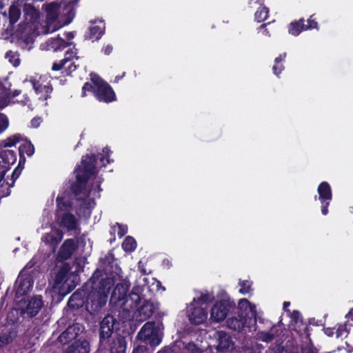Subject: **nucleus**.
Returning a JSON list of instances; mask_svg holds the SVG:
<instances>
[{
  "mask_svg": "<svg viewBox=\"0 0 353 353\" xmlns=\"http://www.w3.org/2000/svg\"><path fill=\"white\" fill-rule=\"evenodd\" d=\"M117 319L112 315H106L100 322L99 347L109 353H125L127 343L123 336L113 337L114 327Z\"/></svg>",
  "mask_w": 353,
  "mask_h": 353,
  "instance_id": "1",
  "label": "nucleus"
},
{
  "mask_svg": "<svg viewBox=\"0 0 353 353\" xmlns=\"http://www.w3.org/2000/svg\"><path fill=\"white\" fill-rule=\"evenodd\" d=\"M97 157L95 154L85 155L82 157L81 165L74 170L75 181H73L70 190L74 196L83 194L88 196L90 191H87L86 186L89 179L95 174Z\"/></svg>",
  "mask_w": 353,
  "mask_h": 353,
  "instance_id": "2",
  "label": "nucleus"
},
{
  "mask_svg": "<svg viewBox=\"0 0 353 353\" xmlns=\"http://www.w3.org/2000/svg\"><path fill=\"white\" fill-rule=\"evenodd\" d=\"M100 263L103 268V271L99 269L96 270L100 272L101 276L93 280L94 283L92 286L96 291L99 293L103 292L108 296L113 285L112 278H110L108 275L114 277L120 274L121 269L117 264V259L112 253H108L103 259H101Z\"/></svg>",
  "mask_w": 353,
  "mask_h": 353,
  "instance_id": "3",
  "label": "nucleus"
},
{
  "mask_svg": "<svg viewBox=\"0 0 353 353\" xmlns=\"http://www.w3.org/2000/svg\"><path fill=\"white\" fill-rule=\"evenodd\" d=\"M87 92L92 93L100 102L109 103L117 99L115 92L112 87L97 74L91 77L90 82H85L83 84L81 97H85Z\"/></svg>",
  "mask_w": 353,
  "mask_h": 353,
  "instance_id": "4",
  "label": "nucleus"
},
{
  "mask_svg": "<svg viewBox=\"0 0 353 353\" xmlns=\"http://www.w3.org/2000/svg\"><path fill=\"white\" fill-rule=\"evenodd\" d=\"M164 328L161 321H150L146 322L137 334V339L154 348L158 346L162 341L163 330Z\"/></svg>",
  "mask_w": 353,
  "mask_h": 353,
  "instance_id": "5",
  "label": "nucleus"
},
{
  "mask_svg": "<svg viewBox=\"0 0 353 353\" xmlns=\"http://www.w3.org/2000/svg\"><path fill=\"white\" fill-rule=\"evenodd\" d=\"M101 273L99 270H95L91 278L86 282L90 283L86 290V310L90 314L97 312L101 307H103L107 302V296L103 292L99 293L98 291L94 290L92 285L94 283V279L99 278Z\"/></svg>",
  "mask_w": 353,
  "mask_h": 353,
  "instance_id": "6",
  "label": "nucleus"
},
{
  "mask_svg": "<svg viewBox=\"0 0 353 353\" xmlns=\"http://www.w3.org/2000/svg\"><path fill=\"white\" fill-rule=\"evenodd\" d=\"M23 141L19 148V165H24L26 163L25 154L31 157L34 153V145L30 141L24 139L21 134H14L8 137L0 142V148H8L15 145L17 143Z\"/></svg>",
  "mask_w": 353,
  "mask_h": 353,
  "instance_id": "7",
  "label": "nucleus"
},
{
  "mask_svg": "<svg viewBox=\"0 0 353 353\" xmlns=\"http://www.w3.org/2000/svg\"><path fill=\"white\" fill-rule=\"evenodd\" d=\"M234 307L235 303L230 300L223 299L216 302L210 310L211 319L216 322L222 321Z\"/></svg>",
  "mask_w": 353,
  "mask_h": 353,
  "instance_id": "8",
  "label": "nucleus"
},
{
  "mask_svg": "<svg viewBox=\"0 0 353 353\" xmlns=\"http://www.w3.org/2000/svg\"><path fill=\"white\" fill-rule=\"evenodd\" d=\"M252 321L255 320L250 319L245 312H240V314L236 312L234 315L227 319V325L230 330L240 332L244 327H250Z\"/></svg>",
  "mask_w": 353,
  "mask_h": 353,
  "instance_id": "9",
  "label": "nucleus"
},
{
  "mask_svg": "<svg viewBox=\"0 0 353 353\" xmlns=\"http://www.w3.org/2000/svg\"><path fill=\"white\" fill-rule=\"evenodd\" d=\"M89 283H85L81 288L76 290L69 298L67 305L72 310H79L83 306L86 309V290Z\"/></svg>",
  "mask_w": 353,
  "mask_h": 353,
  "instance_id": "10",
  "label": "nucleus"
},
{
  "mask_svg": "<svg viewBox=\"0 0 353 353\" xmlns=\"http://www.w3.org/2000/svg\"><path fill=\"white\" fill-rule=\"evenodd\" d=\"M319 199L321 203V212L323 215L328 214V207L332 199V192L330 185L327 181L321 182L317 188Z\"/></svg>",
  "mask_w": 353,
  "mask_h": 353,
  "instance_id": "11",
  "label": "nucleus"
},
{
  "mask_svg": "<svg viewBox=\"0 0 353 353\" xmlns=\"http://www.w3.org/2000/svg\"><path fill=\"white\" fill-rule=\"evenodd\" d=\"M34 281L30 275L19 274L14 283L15 298L26 295L32 288Z\"/></svg>",
  "mask_w": 353,
  "mask_h": 353,
  "instance_id": "12",
  "label": "nucleus"
},
{
  "mask_svg": "<svg viewBox=\"0 0 353 353\" xmlns=\"http://www.w3.org/2000/svg\"><path fill=\"white\" fill-rule=\"evenodd\" d=\"M43 306L41 296H34L27 304L26 307L21 310V316L23 318H32L35 316Z\"/></svg>",
  "mask_w": 353,
  "mask_h": 353,
  "instance_id": "13",
  "label": "nucleus"
},
{
  "mask_svg": "<svg viewBox=\"0 0 353 353\" xmlns=\"http://www.w3.org/2000/svg\"><path fill=\"white\" fill-rule=\"evenodd\" d=\"M130 287V283L129 281H123L118 283L112 292L110 302L121 307V302H123L125 299Z\"/></svg>",
  "mask_w": 353,
  "mask_h": 353,
  "instance_id": "14",
  "label": "nucleus"
},
{
  "mask_svg": "<svg viewBox=\"0 0 353 353\" xmlns=\"http://www.w3.org/2000/svg\"><path fill=\"white\" fill-rule=\"evenodd\" d=\"M56 220L60 227L65 228L68 231H74L78 229L80 232L81 229L79 228L78 221L75 216L70 212H65L62 214L57 215Z\"/></svg>",
  "mask_w": 353,
  "mask_h": 353,
  "instance_id": "15",
  "label": "nucleus"
},
{
  "mask_svg": "<svg viewBox=\"0 0 353 353\" xmlns=\"http://www.w3.org/2000/svg\"><path fill=\"white\" fill-rule=\"evenodd\" d=\"M141 288L138 285L134 286L132 291L126 296L123 302H121V308L123 310L130 311L137 307L141 302Z\"/></svg>",
  "mask_w": 353,
  "mask_h": 353,
  "instance_id": "16",
  "label": "nucleus"
},
{
  "mask_svg": "<svg viewBox=\"0 0 353 353\" xmlns=\"http://www.w3.org/2000/svg\"><path fill=\"white\" fill-rule=\"evenodd\" d=\"M82 332L79 324L76 323L69 325L58 337L57 340L61 345H66L70 343L73 340L76 339Z\"/></svg>",
  "mask_w": 353,
  "mask_h": 353,
  "instance_id": "17",
  "label": "nucleus"
},
{
  "mask_svg": "<svg viewBox=\"0 0 353 353\" xmlns=\"http://www.w3.org/2000/svg\"><path fill=\"white\" fill-rule=\"evenodd\" d=\"M77 249V245L73 239H65L59 248L58 257L61 260L69 259Z\"/></svg>",
  "mask_w": 353,
  "mask_h": 353,
  "instance_id": "18",
  "label": "nucleus"
},
{
  "mask_svg": "<svg viewBox=\"0 0 353 353\" xmlns=\"http://www.w3.org/2000/svg\"><path fill=\"white\" fill-rule=\"evenodd\" d=\"M217 346L216 350L219 352H225L232 347L234 343L230 335L224 331H217Z\"/></svg>",
  "mask_w": 353,
  "mask_h": 353,
  "instance_id": "19",
  "label": "nucleus"
},
{
  "mask_svg": "<svg viewBox=\"0 0 353 353\" xmlns=\"http://www.w3.org/2000/svg\"><path fill=\"white\" fill-rule=\"evenodd\" d=\"M190 321L194 325H200L203 323L207 319L208 311L205 307L202 306L193 307L190 309L188 315Z\"/></svg>",
  "mask_w": 353,
  "mask_h": 353,
  "instance_id": "20",
  "label": "nucleus"
},
{
  "mask_svg": "<svg viewBox=\"0 0 353 353\" xmlns=\"http://www.w3.org/2000/svg\"><path fill=\"white\" fill-rule=\"evenodd\" d=\"M63 237V232L57 229L51 232L46 233L42 237V241L46 244L50 245L51 248L55 250L59 243L62 241Z\"/></svg>",
  "mask_w": 353,
  "mask_h": 353,
  "instance_id": "21",
  "label": "nucleus"
},
{
  "mask_svg": "<svg viewBox=\"0 0 353 353\" xmlns=\"http://www.w3.org/2000/svg\"><path fill=\"white\" fill-rule=\"evenodd\" d=\"M8 168H0V199L10 194V188L14 185V179L10 183L5 179Z\"/></svg>",
  "mask_w": 353,
  "mask_h": 353,
  "instance_id": "22",
  "label": "nucleus"
},
{
  "mask_svg": "<svg viewBox=\"0 0 353 353\" xmlns=\"http://www.w3.org/2000/svg\"><path fill=\"white\" fill-rule=\"evenodd\" d=\"M90 343L86 339H79L70 345L65 353H89Z\"/></svg>",
  "mask_w": 353,
  "mask_h": 353,
  "instance_id": "23",
  "label": "nucleus"
},
{
  "mask_svg": "<svg viewBox=\"0 0 353 353\" xmlns=\"http://www.w3.org/2000/svg\"><path fill=\"white\" fill-rule=\"evenodd\" d=\"M18 330L17 327H11L6 331L0 333V349L11 344L17 338Z\"/></svg>",
  "mask_w": 353,
  "mask_h": 353,
  "instance_id": "24",
  "label": "nucleus"
},
{
  "mask_svg": "<svg viewBox=\"0 0 353 353\" xmlns=\"http://www.w3.org/2000/svg\"><path fill=\"white\" fill-rule=\"evenodd\" d=\"M77 49L74 50L73 49H69L65 52L64 58L59 61H55L53 63L52 66V70L53 71H59L63 69L66 63L72 61V60L75 57L78 59V57L77 56Z\"/></svg>",
  "mask_w": 353,
  "mask_h": 353,
  "instance_id": "25",
  "label": "nucleus"
},
{
  "mask_svg": "<svg viewBox=\"0 0 353 353\" xmlns=\"http://www.w3.org/2000/svg\"><path fill=\"white\" fill-rule=\"evenodd\" d=\"M105 33V24L101 21L99 25L92 26L85 34V39L98 41Z\"/></svg>",
  "mask_w": 353,
  "mask_h": 353,
  "instance_id": "26",
  "label": "nucleus"
},
{
  "mask_svg": "<svg viewBox=\"0 0 353 353\" xmlns=\"http://www.w3.org/2000/svg\"><path fill=\"white\" fill-rule=\"evenodd\" d=\"M30 81L37 94H41L45 99H47L50 97V94L52 91V88L49 83L43 85L39 80L32 78L30 79Z\"/></svg>",
  "mask_w": 353,
  "mask_h": 353,
  "instance_id": "27",
  "label": "nucleus"
},
{
  "mask_svg": "<svg viewBox=\"0 0 353 353\" xmlns=\"http://www.w3.org/2000/svg\"><path fill=\"white\" fill-rule=\"evenodd\" d=\"M60 6L55 2L46 4L45 11L46 13V19L50 22H54L59 17V10Z\"/></svg>",
  "mask_w": 353,
  "mask_h": 353,
  "instance_id": "28",
  "label": "nucleus"
},
{
  "mask_svg": "<svg viewBox=\"0 0 353 353\" xmlns=\"http://www.w3.org/2000/svg\"><path fill=\"white\" fill-rule=\"evenodd\" d=\"M305 30V19L303 18L292 21L288 26V32L295 37Z\"/></svg>",
  "mask_w": 353,
  "mask_h": 353,
  "instance_id": "29",
  "label": "nucleus"
},
{
  "mask_svg": "<svg viewBox=\"0 0 353 353\" xmlns=\"http://www.w3.org/2000/svg\"><path fill=\"white\" fill-rule=\"evenodd\" d=\"M240 312H245L252 320L255 318V312L253 310L250 301L246 299H241L239 301L236 312L240 314Z\"/></svg>",
  "mask_w": 353,
  "mask_h": 353,
  "instance_id": "30",
  "label": "nucleus"
},
{
  "mask_svg": "<svg viewBox=\"0 0 353 353\" xmlns=\"http://www.w3.org/2000/svg\"><path fill=\"white\" fill-rule=\"evenodd\" d=\"M139 314L141 320L149 319L154 312V306L152 303L145 301L143 305L138 309Z\"/></svg>",
  "mask_w": 353,
  "mask_h": 353,
  "instance_id": "31",
  "label": "nucleus"
},
{
  "mask_svg": "<svg viewBox=\"0 0 353 353\" xmlns=\"http://www.w3.org/2000/svg\"><path fill=\"white\" fill-rule=\"evenodd\" d=\"M57 209L55 216L59 214H62L63 212H70L72 208L71 203L68 201L65 200L63 196H58L56 199Z\"/></svg>",
  "mask_w": 353,
  "mask_h": 353,
  "instance_id": "32",
  "label": "nucleus"
},
{
  "mask_svg": "<svg viewBox=\"0 0 353 353\" xmlns=\"http://www.w3.org/2000/svg\"><path fill=\"white\" fill-rule=\"evenodd\" d=\"M279 328L276 325H273L268 332H261L260 339L262 341L269 343L273 341L276 336H279Z\"/></svg>",
  "mask_w": 353,
  "mask_h": 353,
  "instance_id": "33",
  "label": "nucleus"
},
{
  "mask_svg": "<svg viewBox=\"0 0 353 353\" xmlns=\"http://www.w3.org/2000/svg\"><path fill=\"white\" fill-rule=\"evenodd\" d=\"M21 16V9L17 5L12 4L8 9V19L10 25L15 24Z\"/></svg>",
  "mask_w": 353,
  "mask_h": 353,
  "instance_id": "34",
  "label": "nucleus"
},
{
  "mask_svg": "<svg viewBox=\"0 0 353 353\" xmlns=\"http://www.w3.org/2000/svg\"><path fill=\"white\" fill-rule=\"evenodd\" d=\"M285 57L286 53L283 52V54H279V56L276 57L274 59V64L272 67V70L274 74L277 77H279V75L284 70V65H283L282 62L285 60Z\"/></svg>",
  "mask_w": 353,
  "mask_h": 353,
  "instance_id": "35",
  "label": "nucleus"
},
{
  "mask_svg": "<svg viewBox=\"0 0 353 353\" xmlns=\"http://www.w3.org/2000/svg\"><path fill=\"white\" fill-rule=\"evenodd\" d=\"M269 14V8L265 6H261L254 13V19L258 23L266 20Z\"/></svg>",
  "mask_w": 353,
  "mask_h": 353,
  "instance_id": "36",
  "label": "nucleus"
},
{
  "mask_svg": "<svg viewBox=\"0 0 353 353\" xmlns=\"http://www.w3.org/2000/svg\"><path fill=\"white\" fill-rule=\"evenodd\" d=\"M137 245L136 240L132 236H128L122 243V248L125 252H132L136 250Z\"/></svg>",
  "mask_w": 353,
  "mask_h": 353,
  "instance_id": "37",
  "label": "nucleus"
},
{
  "mask_svg": "<svg viewBox=\"0 0 353 353\" xmlns=\"http://www.w3.org/2000/svg\"><path fill=\"white\" fill-rule=\"evenodd\" d=\"M72 43V42H67L65 39L59 37L54 38L51 42V45L55 50H63Z\"/></svg>",
  "mask_w": 353,
  "mask_h": 353,
  "instance_id": "38",
  "label": "nucleus"
},
{
  "mask_svg": "<svg viewBox=\"0 0 353 353\" xmlns=\"http://www.w3.org/2000/svg\"><path fill=\"white\" fill-rule=\"evenodd\" d=\"M112 152L108 147H105L103 149V154H99L98 158L102 163V166H105L110 163V156Z\"/></svg>",
  "mask_w": 353,
  "mask_h": 353,
  "instance_id": "39",
  "label": "nucleus"
},
{
  "mask_svg": "<svg viewBox=\"0 0 353 353\" xmlns=\"http://www.w3.org/2000/svg\"><path fill=\"white\" fill-rule=\"evenodd\" d=\"M5 57L8 59V61L17 67L20 64V59L17 52L9 50L6 53Z\"/></svg>",
  "mask_w": 353,
  "mask_h": 353,
  "instance_id": "40",
  "label": "nucleus"
},
{
  "mask_svg": "<svg viewBox=\"0 0 353 353\" xmlns=\"http://www.w3.org/2000/svg\"><path fill=\"white\" fill-rule=\"evenodd\" d=\"M241 288L239 292L242 294H248L251 290L252 282L245 280L240 281Z\"/></svg>",
  "mask_w": 353,
  "mask_h": 353,
  "instance_id": "41",
  "label": "nucleus"
},
{
  "mask_svg": "<svg viewBox=\"0 0 353 353\" xmlns=\"http://www.w3.org/2000/svg\"><path fill=\"white\" fill-rule=\"evenodd\" d=\"M212 299L213 297L208 292H205L204 294L202 293L200 297L198 298L196 304L201 305L200 306H202L203 304H208L212 301Z\"/></svg>",
  "mask_w": 353,
  "mask_h": 353,
  "instance_id": "42",
  "label": "nucleus"
},
{
  "mask_svg": "<svg viewBox=\"0 0 353 353\" xmlns=\"http://www.w3.org/2000/svg\"><path fill=\"white\" fill-rule=\"evenodd\" d=\"M314 14L311 15L310 18L307 19V23H305L306 30L319 29L318 22L316 21V18H314Z\"/></svg>",
  "mask_w": 353,
  "mask_h": 353,
  "instance_id": "43",
  "label": "nucleus"
},
{
  "mask_svg": "<svg viewBox=\"0 0 353 353\" xmlns=\"http://www.w3.org/2000/svg\"><path fill=\"white\" fill-rule=\"evenodd\" d=\"M9 126V121L6 115L0 113V134H2Z\"/></svg>",
  "mask_w": 353,
  "mask_h": 353,
  "instance_id": "44",
  "label": "nucleus"
},
{
  "mask_svg": "<svg viewBox=\"0 0 353 353\" xmlns=\"http://www.w3.org/2000/svg\"><path fill=\"white\" fill-rule=\"evenodd\" d=\"M348 332L347 330V327L345 324L339 325L336 331V338H342L343 336L346 337L347 336Z\"/></svg>",
  "mask_w": 353,
  "mask_h": 353,
  "instance_id": "45",
  "label": "nucleus"
},
{
  "mask_svg": "<svg viewBox=\"0 0 353 353\" xmlns=\"http://www.w3.org/2000/svg\"><path fill=\"white\" fill-rule=\"evenodd\" d=\"M132 353H151L146 345H139L134 347Z\"/></svg>",
  "mask_w": 353,
  "mask_h": 353,
  "instance_id": "46",
  "label": "nucleus"
},
{
  "mask_svg": "<svg viewBox=\"0 0 353 353\" xmlns=\"http://www.w3.org/2000/svg\"><path fill=\"white\" fill-rule=\"evenodd\" d=\"M118 225V236L121 238L125 236L128 232V227L126 225H123L119 223H117Z\"/></svg>",
  "mask_w": 353,
  "mask_h": 353,
  "instance_id": "47",
  "label": "nucleus"
},
{
  "mask_svg": "<svg viewBox=\"0 0 353 353\" xmlns=\"http://www.w3.org/2000/svg\"><path fill=\"white\" fill-rule=\"evenodd\" d=\"M77 65L74 63L70 61V64L68 66L63 68H65V71L67 75H70L72 72L76 70Z\"/></svg>",
  "mask_w": 353,
  "mask_h": 353,
  "instance_id": "48",
  "label": "nucleus"
},
{
  "mask_svg": "<svg viewBox=\"0 0 353 353\" xmlns=\"http://www.w3.org/2000/svg\"><path fill=\"white\" fill-rule=\"evenodd\" d=\"M42 121L43 120L40 117H34L30 121L31 127L34 128H37L41 123Z\"/></svg>",
  "mask_w": 353,
  "mask_h": 353,
  "instance_id": "49",
  "label": "nucleus"
},
{
  "mask_svg": "<svg viewBox=\"0 0 353 353\" xmlns=\"http://www.w3.org/2000/svg\"><path fill=\"white\" fill-rule=\"evenodd\" d=\"M23 168V165H19L14 169L12 174V181L14 179V181L19 177L21 170Z\"/></svg>",
  "mask_w": 353,
  "mask_h": 353,
  "instance_id": "50",
  "label": "nucleus"
},
{
  "mask_svg": "<svg viewBox=\"0 0 353 353\" xmlns=\"http://www.w3.org/2000/svg\"><path fill=\"white\" fill-rule=\"evenodd\" d=\"M23 168V165H19L14 169L12 174V181L14 179V181L19 177L21 170Z\"/></svg>",
  "mask_w": 353,
  "mask_h": 353,
  "instance_id": "51",
  "label": "nucleus"
},
{
  "mask_svg": "<svg viewBox=\"0 0 353 353\" xmlns=\"http://www.w3.org/2000/svg\"><path fill=\"white\" fill-rule=\"evenodd\" d=\"M112 50H113V47H112V46L111 44H108V45L105 46L101 49V52L105 55H110L112 52Z\"/></svg>",
  "mask_w": 353,
  "mask_h": 353,
  "instance_id": "52",
  "label": "nucleus"
},
{
  "mask_svg": "<svg viewBox=\"0 0 353 353\" xmlns=\"http://www.w3.org/2000/svg\"><path fill=\"white\" fill-rule=\"evenodd\" d=\"M301 318V314L298 310H294L292 314V319L298 322L299 319Z\"/></svg>",
  "mask_w": 353,
  "mask_h": 353,
  "instance_id": "53",
  "label": "nucleus"
},
{
  "mask_svg": "<svg viewBox=\"0 0 353 353\" xmlns=\"http://www.w3.org/2000/svg\"><path fill=\"white\" fill-rule=\"evenodd\" d=\"M157 353H176L175 347H165Z\"/></svg>",
  "mask_w": 353,
  "mask_h": 353,
  "instance_id": "54",
  "label": "nucleus"
},
{
  "mask_svg": "<svg viewBox=\"0 0 353 353\" xmlns=\"http://www.w3.org/2000/svg\"><path fill=\"white\" fill-rule=\"evenodd\" d=\"M325 333L327 336H332L333 334H334V331H333V329L332 328H330V327H327L325 330Z\"/></svg>",
  "mask_w": 353,
  "mask_h": 353,
  "instance_id": "55",
  "label": "nucleus"
},
{
  "mask_svg": "<svg viewBox=\"0 0 353 353\" xmlns=\"http://www.w3.org/2000/svg\"><path fill=\"white\" fill-rule=\"evenodd\" d=\"M345 317L353 321V307L350 310Z\"/></svg>",
  "mask_w": 353,
  "mask_h": 353,
  "instance_id": "56",
  "label": "nucleus"
},
{
  "mask_svg": "<svg viewBox=\"0 0 353 353\" xmlns=\"http://www.w3.org/2000/svg\"><path fill=\"white\" fill-rule=\"evenodd\" d=\"M65 36L68 40H71L74 38V34L72 32H67Z\"/></svg>",
  "mask_w": 353,
  "mask_h": 353,
  "instance_id": "57",
  "label": "nucleus"
},
{
  "mask_svg": "<svg viewBox=\"0 0 353 353\" xmlns=\"http://www.w3.org/2000/svg\"><path fill=\"white\" fill-rule=\"evenodd\" d=\"M21 91L20 90H15L14 91L12 92L11 97H15L21 94Z\"/></svg>",
  "mask_w": 353,
  "mask_h": 353,
  "instance_id": "58",
  "label": "nucleus"
},
{
  "mask_svg": "<svg viewBox=\"0 0 353 353\" xmlns=\"http://www.w3.org/2000/svg\"><path fill=\"white\" fill-rule=\"evenodd\" d=\"M290 305V302L289 301H284L283 304V308L284 310L287 311L288 307Z\"/></svg>",
  "mask_w": 353,
  "mask_h": 353,
  "instance_id": "59",
  "label": "nucleus"
},
{
  "mask_svg": "<svg viewBox=\"0 0 353 353\" xmlns=\"http://www.w3.org/2000/svg\"><path fill=\"white\" fill-rule=\"evenodd\" d=\"M101 181H98V185H97V187L98 192L102 191V189L101 188Z\"/></svg>",
  "mask_w": 353,
  "mask_h": 353,
  "instance_id": "60",
  "label": "nucleus"
},
{
  "mask_svg": "<svg viewBox=\"0 0 353 353\" xmlns=\"http://www.w3.org/2000/svg\"><path fill=\"white\" fill-rule=\"evenodd\" d=\"M105 351L106 350H100L99 347H98V350L96 353H105L104 352H105Z\"/></svg>",
  "mask_w": 353,
  "mask_h": 353,
  "instance_id": "61",
  "label": "nucleus"
},
{
  "mask_svg": "<svg viewBox=\"0 0 353 353\" xmlns=\"http://www.w3.org/2000/svg\"><path fill=\"white\" fill-rule=\"evenodd\" d=\"M306 353H315L312 350H309Z\"/></svg>",
  "mask_w": 353,
  "mask_h": 353,
  "instance_id": "62",
  "label": "nucleus"
},
{
  "mask_svg": "<svg viewBox=\"0 0 353 353\" xmlns=\"http://www.w3.org/2000/svg\"><path fill=\"white\" fill-rule=\"evenodd\" d=\"M141 272H142L143 274H146V272H145V271L144 270H142Z\"/></svg>",
  "mask_w": 353,
  "mask_h": 353,
  "instance_id": "63",
  "label": "nucleus"
},
{
  "mask_svg": "<svg viewBox=\"0 0 353 353\" xmlns=\"http://www.w3.org/2000/svg\"><path fill=\"white\" fill-rule=\"evenodd\" d=\"M265 26H266L265 23H263V24L261 25V27H265Z\"/></svg>",
  "mask_w": 353,
  "mask_h": 353,
  "instance_id": "64",
  "label": "nucleus"
}]
</instances>
